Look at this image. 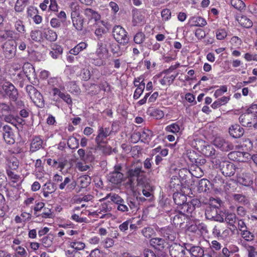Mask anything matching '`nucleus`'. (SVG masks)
I'll use <instances>...</instances> for the list:
<instances>
[{
	"label": "nucleus",
	"mask_w": 257,
	"mask_h": 257,
	"mask_svg": "<svg viewBox=\"0 0 257 257\" xmlns=\"http://www.w3.org/2000/svg\"><path fill=\"white\" fill-rule=\"evenodd\" d=\"M213 164L216 168H219L225 176L231 177L236 171L235 165L230 162L225 161L223 158H217L212 161Z\"/></svg>",
	"instance_id": "obj_1"
},
{
	"label": "nucleus",
	"mask_w": 257,
	"mask_h": 257,
	"mask_svg": "<svg viewBox=\"0 0 257 257\" xmlns=\"http://www.w3.org/2000/svg\"><path fill=\"white\" fill-rule=\"evenodd\" d=\"M111 207L109 202L101 203L99 205L97 210L93 211H88V216L92 217L104 218L108 215V213L111 211Z\"/></svg>",
	"instance_id": "obj_2"
},
{
	"label": "nucleus",
	"mask_w": 257,
	"mask_h": 257,
	"mask_svg": "<svg viewBox=\"0 0 257 257\" xmlns=\"http://www.w3.org/2000/svg\"><path fill=\"white\" fill-rule=\"evenodd\" d=\"M3 53L6 59H12L15 56L17 52V44L11 40L6 42L2 46Z\"/></svg>",
	"instance_id": "obj_3"
},
{
	"label": "nucleus",
	"mask_w": 257,
	"mask_h": 257,
	"mask_svg": "<svg viewBox=\"0 0 257 257\" xmlns=\"http://www.w3.org/2000/svg\"><path fill=\"white\" fill-rule=\"evenodd\" d=\"M113 35L114 39L119 43L125 44L128 42V38L127 32L120 26H115L113 28Z\"/></svg>",
	"instance_id": "obj_4"
},
{
	"label": "nucleus",
	"mask_w": 257,
	"mask_h": 257,
	"mask_svg": "<svg viewBox=\"0 0 257 257\" xmlns=\"http://www.w3.org/2000/svg\"><path fill=\"white\" fill-rule=\"evenodd\" d=\"M108 136L104 133L103 127H99L98 130V135L95 138V142L97 144L96 148L97 149L102 151L105 154L108 153L111 149L109 147L102 145V144L104 143V140Z\"/></svg>",
	"instance_id": "obj_5"
},
{
	"label": "nucleus",
	"mask_w": 257,
	"mask_h": 257,
	"mask_svg": "<svg viewBox=\"0 0 257 257\" xmlns=\"http://www.w3.org/2000/svg\"><path fill=\"white\" fill-rule=\"evenodd\" d=\"M239 119L241 124L246 127H253L254 123H257V118L252 116V114L247 112L240 115Z\"/></svg>",
	"instance_id": "obj_6"
},
{
	"label": "nucleus",
	"mask_w": 257,
	"mask_h": 257,
	"mask_svg": "<svg viewBox=\"0 0 257 257\" xmlns=\"http://www.w3.org/2000/svg\"><path fill=\"white\" fill-rule=\"evenodd\" d=\"M3 89L12 100L14 101L17 100L18 93L14 85L9 82H6L3 85Z\"/></svg>",
	"instance_id": "obj_7"
},
{
	"label": "nucleus",
	"mask_w": 257,
	"mask_h": 257,
	"mask_svg": "<svg viewBox=\"0 0 257 257\" xmlns=\"http://www.w3.org/2000/svg\"><path fill=\"white\" fill-rule=\"evenodd\" d=\"M120 169V166H116L115 167V170L108 174V180L109 182L115 184H118L121 183L123 175L119 171Z\"/></svg>",
	"instance_id": "obj_8"
},
{
	"label": "nucleus",
	"mask_w": 257,
	"mask_h": 257,
	"mask_svg": "<svg viewBox=\"0 0 257 257\" xmlns=\"http://www.w3.org/2000/svg\"><path fill=\"white\" fill-rule=\"evenodd\" d=\"M26 89L30 99L34 103H36L37 100L40 101L42 99L41 93L32 85L27 86Z\"/></svg>",
	"instance_id": "obj_9"
},
{
	"label": "nucleus",
	"mask_w": 257,
	"mask_h": 257,
	"mask_svg": "<svg viewBox=\"0 0 257 257\" xmlns=\"http://www.w3.org/2000/svg\"><path fill=\"white\" fill-rule=\"evenodd\" d=\"M214 145L223 151H228L233 149L231 144L220 138H216L214 140Z\"/></svg>",
	"instance_id": "obj_10"
},
{
	"label": "nucleus",
	"mask_w": 257,
	"mask_h": 257,
	"mask_svg": "<svg viewBox=\"0 0 257 257\" xmlns=\"http://www.w3.org/2000/svg\"><path fill=\"white\" fill-rule=\"evenodd\" d=\"M217 209L212 207L207 209L205 211V215L208 219H214L220 222H223L224 217L222 216L217 215Z\"/></svg>",
	"instance_id": "obj_11"
},
{
	"label": "nucleus",
	"mask_w": 257,
	"mask_h": 257,
	"mask_svg": "<svg viewBox=\"0 0 257 257\" xmlns=\"http://www.w3.org/2000/svg\"><path fill=\"white\" fill-rule=\"evenodd\" d=\"M169 251L172 257H180L182 254H185L183 247L177 243H173L170 246Z\"/></svg>",
	"instance_id": "obj_12"
},
{
	"label": "nucleus",
	"mask_w": 257,
	"mask_h": 257,
	"mask_svg": "<svg viewBox=\"0 0 257 257\" xmlns=\"http://www.w3.org/2000/svg\"><path fill=\"white\" fill-rule=\"evenodd\" d=\"M176 209L178 212L185 215L187 217L191 215L194 211V207L190 205L189 202H186L181 206H177Z\"/></svg>",
	"instance_id": "obj_13"
},
{
	"label": "nucleus",
	"mask_w": 257,
	"mask_h": 257,
	"mask_svg": "<svg viewBox=\"0 0 257 257\" xmlns=\"http://www.w3.org/2000/svg\"><path fill=\"white\" fill-rule=\"evenodd\" d=\"M23 71L26 77L29 80L36 78L35 70L32 64L29 63H25L23 67Z\"/></svg>",
	"instance_id": "obj_14"
},
{
	"label": "nucleus",
	"mask_w": 257,
	"mask_h": 257,
	"mask_svg": "<svg viewBox=\"0 0 257 257\" xmlns=\"http://www.w3.org/2000/svg\"><path fill=\"white\" fill-rule=\"evenodd\" d=\"M238 182L245 186H250L253 184V176L249 173L242 174L237 177Z\"/></svg>",
	"instance_id": "obj_15"
},
{
	"label": "nucleus",
	"mask_w": 257,
	"mask_h": 257,
	"mask_svg": "<svg viewBox=\"0 0 257 257\" xmlns=\"http://www.w3.org/2000/svg\"><path fill=\"white\" fill-rule=\"evenodd\" d=\"M145 22V16L142 11L136 10L133 11V24L134 26H137L144 23Z\"/></svg>",
	"instance_id": "obj_16"
},
{
	"label": "nucleus",
	"mask_w": 257,
	"mask_h": 257,
	"mask_svg": "<svg viewBox=\"0 0 257 257\" xmlns=\"http://www.w3.org/2000/svg\"><path fill=\"white\" fill-rule=\"evenodd\" d=\"M230 135L234 138H239L243 136L244 130L239 124L232 125L229 128Z\"/></svg>",
	"instance_id": "obj_17"
},
{
	"label": "nucleus",
	"mask_w": 257,
	"mask_h": 257,
	"mask_svg": "<svg viewBox=\"0 0 257 257\" xmlns=\"http://www.w3.org/2000/svg\"><path fill=\"white\" fill-rule=\"evenodd\" d=\"M59 82V79L56 78H52L49 80V84L53 86L54 88L52 89L53 96L54 97V99L56 98V100L60 98V96L62 95L60 89L56 88V86H59L57 83Z\"/></svg>",
	"instance_id": "obj_18"
},
{
	"label": "nucleus",
	"mask_w": 257,
	"mask_h": 257,
	"mask_svg": "<svg viewBox=\"0 0 257 257\" xmlns=\"http://www.w3.org/2000/svg\"><path fill=\"white\" fill-rule=\"evenodd\" d=\"M144 173V171L142 170V167H137L135 168H132L128 170L127 175L128 178L131 182V184L133 183V180L134 178H139L142 174Z\"/></svg>",
	"instance_id": "obj_19"
},
{
	"label": "nucleus",
	"mask_w": 257,
	"mask_h": 257,
	"mask_svg": "<svg viewBox=\"0 0 257 257\" xmlns=\"http://www.w3.org/2000/svg\"><path fill=\"white\" fill-rule=\"evenodd\" d=\"M150 243L155 248L160 250H162L166 245L165 240L159 237L152 238L150 241Z\"/></svg>",
	"instance_id": "obj_20"
},
{
	"label": "nucleus",
	"mask_w": 257,
	"mask_h": 257,
	"mask_svg": "<svg viewBox=\"0 0 257 257\" xmlns=\"http://www.w3.org/2000/svg\"><path fill=\"white\" fill-rule=\"evenodd\" d=\"M57 35L55 32L50 29L43 30V39H46L49 41L53 42L56 40Z\"/></svg>",
	"instance_id": "obj_21"
},
{
	"label": "nucleus",
	"mask_w": 257,
	"mask_h": 257,
	"mask_svg": "<svg viewBox=\"0 0 257 257\" xmlns=\"http://www.w3.org/2000/svg\"><path fill=\"white\" fill-rule=\"evenodd\" d=\"M73 27L77 31H81L83 27L84 19L81 15L71 17Z\"/></svg>",
	"instance_id": "obj_22"
},
{
	"label": "nucleus",
	"mask_w": 257,
	"mask_h": 257,
	"mask_svg": "<svg viewBox=\"0 0 257 257\" xmlns=\"http://www.w3.org/2000/svg\"><path fill=\"white\" fill-rule=\"evenodd\" d=\"M42 144L43 140L40 137H34L31 142L30 151L32 152L37 151L42 147Z\"/></svg>",
	"instance_id": "obj_23"
},
{
	"label": "nucleus",
	"mask_w": 257,
	"mask_h": 257,
	"mask_svg": "<svg viewBox=\"0 0 257 257\" xmlns=\"http://www.w3.org/2000/svg\"><path fill=\"white\" fill-rule=\"evenodd\" d=\"M107 52L108 50L106 48V45L101 42H98L95 52L96 56L98 58H104V57L107 55Z\"/></svg>",
	"instance_id": "obj_24"
},
{
	"label": "nucleus",
	"mask_w": 257,
	"mask_h": 257,
	"mask_svg": "<svg viewBox=\"0 0 257 257\" xmlns=\"http://www.w3.org/2000/svg\"><path fill=\"white\" fill-rule=\"evenodd\" d=\"M11 21L14 23L15 29L18 33L24 34L26 32L25 27L22 20L14 17Z\"/></svg>",
	"instance_id": "obj_25"
},
{
	"label": "nucleus",
	"mask_w": 257,
	"mask_h": 257,
	"mask_svg": "<svg viewBox=\"0 0 257 257\" xmlns=\"http://www.w3.org/2000/svg\"><path fill=\"white\" fill-rule=\"evenodd\" d=\"M71 182V179L69 177L65 178L63 182L59 186V188L61 190H63L66 188L68 191L74 189L76 184L74 182Z\"/></svg>",
	"instance_id": "obj_26"
},
{
	"label": "nucleus",
	"mask_w": 257,
	"mask_h": 257,
	"mask_svg": "<svg viewBox=\"0 0 257 257\" xmlns=\"http://www.w3.org/2000/svg\"><path fill=\"white\" fill-rule=\"evenodd\" d=\"M84 14L89 20H94L96 21L99 20L100 18V15L97 12L91 9H85L84 12Z\"/></svg>",
	"instance_id": "obj_27"
},
{
	"label": "nucleus",
	"mask_w": 257,
	"mask_h": 257,
	"mask_svg": "<svg viewBox=\"0 0 257 257\" xmlns=\"http://www.w3.org/2000/svg\"><path fill=\"white\" fill-rule=\"evenodd\" d=\"M237 20L239 24L245 28L249 29L253 26L252 21L245 16L238 17Z\"/></svg>",
	"instance_id": "obj_28"
},
{
	"label": "nucleus",
	"mask_w": 257,
	"mask_h": 257,
	"mask_svg": "<svg viewBox=\"0 0 257 257\" xmlns=\"http://www.w3.org/2000/svg\"><path fill=\"white\" fill-rule=\"evenodd\" d=\"M186 249L189 251L192 255L195 257H202L204 254V251L199 246H192L190 247L188 245L186 247Z\"/></svg>",
	"instance_id": "obj_29"
},
{
	"label": "nucleus",
	"mask_w": 257,
	"mask_h": 257,
	"mask_svg": "<svg viewBox=\"0 0 257 257\" xmlns=\"http://www.w3.org/2000/svg\"><path fill=\"white\" fill-rule=\"evenodd\" d=\"M191 25L197 27H203L207 24L206 20L200 17H193L190 20Z\"/></svg>",
	"instance_id": "obj_30"
},
{
	"label": "nucleus",
	"mask_w": 257,
	"mask_h": 257,
	"mask_svg": "<svg viewBox=\"0 0 257 257\" xmlns=\"http://www.w3.org/2000/svg\"><path fill=\"white\" fill-rule=\"evenodd\" d=\"M173 199L174 202L177 206H181L186 203L187 198L185 195L179 192H176L173 194Z\"/></svg>",
	"instance_id": "obj_31"
},
{
	"label": "nucleus",
	"mask_w": 257,
	"mask_h": 257,
	"mask_svg": "<svg viewBox=\"0 0 257 257\" xmlns=\"http://www.w3.org/2000/svg\"><path fill=\"white\" fill-rule=\"evenodd\" d=\"M180 126L177 122L172 123L165 127V131L167 132L171 133L176 135L180 133Z\"/></svg>",
	"instance_id": "obj_32"
},
{
	"label": "nucleus",
	"mask_w": 257,
	"mask_h": 257,
	"mask_svg": "<svg viewBox=\"0 0 257 257\" xmlns=\"http://www.w3.org/2000/svg\"><path fill=\"white\" fill-rule=\"evenodd\" d=\"M210 185V182L205 179H201L198 185V190L201 192H207L209 190V186Z\"/></svg>",
	"instance_id": "obj_33"
},
{
	"label": "nucleus",
	"mask_w": 257,
	"mask_h": 257,
	"mask_svg": "<svg viewBox=\"0 0 257 257\" xmlns=\"http://www.w3.org/2000/svg\"><path fill=\"white\" fill-rule=\"evenodd\" d=\"M187 217L185 215L181 214L178 212V214L175 215L173 219V223L175 225H181L185 222V220L187 219Z\"/></svg>",
	"instance_id": "obj_34"
},
{
	"label": "nucleus",
	"mask_w": 257,
	"mask_h": 257,
	"mask_svg": "<svg viewBox=\"0 0 257 257\" xmlns=\"http://www.w3.org/2000/svg\"><path fill=\"white\" fill-rule=\"evenodd\" d=\"M69 245L76 251L83 250L85 247V244L83 242L76 240L71 241Z\"/></svg>",
	"instance_id": "obj_35"
},
{
	"label": "nucleus",
	"mask_w": 257,
	"mask_h": 257,
	"mask_svg": "<svg viewBox=\"0 0 257 257\" xmlns=\"http://www.w3.org/2000/svg\"><path fill=\"white\" fill-rule=\"evenodd\" d=\"M7 165L12 170H16L19 165V163L17 158L14 157H10L7 161Z\"/></svg>",
	"instance_id": "obj_36"
},
{
	"label": "nucleus",
	"mask_w": 257,
	"mask_h": 257,
	"mask_svg": "<svg viewBox=\"0 0 257 257\" xmlns=\"http://www.w3.org/2000/svg\"><path fill=\"white\" fill-rule=\"evenodd\" d=\"M13 249L15 251V257H27L28 253L26 250L22 246H12Z\"/></svg>",
	"instance_id": "obj_37"
},
{
	"label": "nucleus",
	"mask_w": 257,
	"mask_h": 257,
	"mask_svg": "<svg viewBox=\"0 0 257 257\" xmlns=\"http://www.w3.org/2000/svg\"><path fill=\"white\" fill-rule=\"evenodd\" d=\"M30 36L33 41L39 42L43 39V30H36L32 31Z\"/></svg>",
	"instance_id": "obj_38"
},
{
	"label": "nucleus",
	"mask_w": 257,
	"mask_h": 257,
	"mask_svg": "<svg viewBox=\"0 0 257 257\" xmlns=\"http://www.w3.org/2000/svg\"><path fill=\"white\" fill-rule=\"evenodd\" d=\"M101 26H98L95 30V34L98 38L101 37L102 35L106 33L107 29L105 26L106 23L104 21L101 22Z\"/></svg>",
	"instance_id": "obj_39"
},
{
	"label": "nucleus",
	"mask_w": 257,
	"mask_h": 257,
	"mask_svg": "<svg viewBox=\"0 0 257 257\" xmlns=\"http://www.w3.org/2000/svg\"><path fill=\"white\" fill-rule=\"evenodd\" d=\"M137 181V185L138 186L141 187L142 188H148V186H150V184L149 183L147 178L144 175V173L142 174L139 178H138Z\"/></svg>",
	"instance_id": "obj_40"
},
{
	"label": "nucleus",
	"mask_w": 257,
	"mask_h": 257,
	"mask_svg": "<svg viewBox=\"0 0 257 257\" xmlns=\"http://www.w3.org/2000/svg\"><path fill=\"white\" fill-rule=\"evenodd\" d=\"M63 49L60 46H54L52 50L50 51V55L54 59H57L62 53Z\"/></svg>",
	"instance_id": "obj_41"
},
{
	"label": "nucleus",
	"mask_w": 257,
	"mask_h": 257,
	"mask_svg": "<svg viewBox=\"0 0 257 257\" xmlns=\"http://www.w3.org/2000/svg\"><path fill=\"white\" fill-rule=\"evenodd\" d=\"M91 182V178L88 175H83L78 179V183L81 187L85 188L89 185Z\"/></svg>",
	"instance_id": "obj_42"
},
{
	"label": "nucleus",
	"mask_w": 257,
	"mask_h": 257,
	"mask_svg": "<svg viewBox=\"0 0 257 257\" xmlns=\"http://www.w3.org/2000/svg\"><path fill=\"white\" fill-rule=\"evenodd\" d=\"M28 0H17L15 6V10L16 12H22L26 6L27 5Z\"/></svg>",
	"instance_id": "obj_43"
},
{
	"label": "nucleus",
	"mask_w": 257,
	"mask_h": 257,
	"mask_svg": "<svg viewBox=\"0 0 257 257\" xmlns=\"http://www.w3.org/2000/svg\"><path fill=\"white\" fill-rule=\"evenodd\" d=\"M152 136V132L149 130H144L141 134H138V133L136 134H133L132 136V139H133L135 137H139L140 136L141 138L147 140L150 139L151 137Z\"/></svg>",
	"instance_id": "obj_44"
},
{
	"label": "nucleus",
	"mask_w": 257,
	"mask_h": 257,
	"mask_svg": "<svg viewBox=\"0 0 257 257\" xmlns=\"http://www.w3.org/2000/svg\"><path fill=\"white\" fill-rule=\"evenodd\" d=\"M176 77V75L173 74L166 75L160 80V83L162 85H170L173 82Z\"/></svg>",
	"instance_id": "obj_45"
},
{
	"label": "nucleus",
	"mask_w": 257,
	"mask_h": 257,
	"mask_svg": "<svg viewBox=\"0 0 257 257\" xmlns=\"http://www.w3.org/2000/svg\"><path fill=\"white\" fill-rule=\"evenodd\" d=\"M70 9L71 10V18L80 15V7L77 3H72L70 5Z\"/></svg>",
	"instance_id": "obj_46"
},
{
	"label": "nucleus",
	"mask_w": 257,
	"mask_h": 257,
	"mask_svg": "<svg viewBox=\"0 0 257 257\" xmlns=\"http://www.w3.org/2000/svg\"><path fill=\"white\" fill-rule=\"evenodd\" d=\"M68 89V91L73 94H78L80 91L79 87L75 81H71L69 83Z\"/></svg>",
	"instance_id": "obj_47"
},
{
	"label": "nucleus",
	"mask_w": 257,
	"mask_h": 257,
	"mask_svg": "<svg viewBox=\"0 0 257 257\" xmlns=\"http://www.w3.org/2000/svg\"><path fill=\"white\" fill-rule=\"evenodd\" d=\"M242 238L244 239L245 241H251L254 239L253 234L251 233L250 231L246 229L245 230H242L240 233Z\"/></svg>",
	"instance_id": "obj_48"
},
{
	"label": "nucleus",
	"mask_w": 257,
	"mask_h": 257,
	"mask_svg": "<svg viewBox=\"0 0 257 257\" xmlns=\"http://www.w3.org/2000/svg\"><path fill=\"white\" fill-rule=\"evenodd\" d=\"M230 4L235 9L241 11L244 9L245 5L241 0H231Z\"/></svg>",
	"instance_id": "obj_49"
},
{
	"label": "nucleus",
	"mask_w": 257,
	"mask_h": 257,
	"mask_svg": "<svg viewBox=\"0 0 257 257\" xmlns=\"http://www.w3.org/2000/svg\"><path fill=\"white\" fill-rule=\"evenodd\" d=\"M236 215L234 213H227L225 215V220L230 226H233L236 221Z\"/></svg>",
	"instance_id": "obj_50"
},
{
	"label": "nucleus",
	"mask_w": 257,
	"mask_h": 257,
	"mask_svg": "<svg viewBox=\"0 0 257 257\" xmlns=\"http://www.w3.org/2000/svg\"><path fill=\"white\" fill-rule=\"evenodd\" d=\"M233 199L234 200L243 204L248 203V199L244 195L240 194H235L233 195Z\"/></svg>",
	"instance_id": "obj_51"
},
{
	"label": "nucleus",
	"mask_w": 257,
	"mask_h": 257,
	"mask_svg": "<svg viewBox=\"0 0 257 257\" xmlns=\"http://www.w3.org/2000/svg\"><path fill=\"white\" fill-rule=\"evenodd\" d=\"M137 88L136 89L133 97L135 99H138L143 93L145 87V83L139 84V86H136Z\"/></svg>",
	"instance_id": "obj_52"
},
{
	"label": "nucleus",
	"mask_w": 257,
	"mask_h": 257,
	"mask_svg": "<svg viewBox=\"0 0 257 257\" xmlns=\"http://www.w3.org/2000/svg\"><path fill=\"white\" fill-rule=\"evenodd\" d=\"M10 112V106L4 103H0V117L3 118V116Z\"/></svg>",
	"instance_id": "obj_53"
},
{
	"label": "nucleus",
	"mask_w": 257,
	"mask_h": 257,
	"mask_svg": "<svg viewBox=\"0 0 257 257\" xmlns=\"http://www.w3.org/2000/svg\"><path fill=\"white\" fill-rule=\"evenodd\" d=\"M43 191H46L47 192L53 193L56 190V188L53 183L50 182L46 183L42 187Z\"/></svg>",
	"instance_id": "obj_54"
},
{
	"label": "nucleus",
	"mask_w": 257,
	"mask_h": 257,
	"mask_svg": "<svg viewBox=\"0 0 257 257\" xmlns=\"http://www.w3.org/2000/svg\"><path fill=\"white\" fill-rule=\"evenodd\" d=\"M67 144L71 149L77 148L79 146V141L75 137H70L68 140Z\"/></svg>",
	"instance_id": "obj_55"
},
{
	"label": "nucleus",
	"mask_w": 257,
	"mask_h": 257,
	"mask_svg": "<svg viewBox=\"0 0 257 257\" xmlns=\"http://www.w3.org/2000/svg\"><path fill=\"white\" fill-rule=\"evenodd\" d=\"M142 233L145 237L149 238L155 233V231L153 228L147 227L142 230Z\"/></svg>",
	"instance_id": "obj_56"
},
{
	"label": "nucleus",
	"mask_w": 257,
	"mask_h": 257,
	"mask_svg": "<svg viewBox=\"0 0 257 257\" xmlns=\"http://www.w3.org/2000/svg\"><path fill=\"white\" fill-rule=\"evenodd\" d=\"M111 51L116 56H119L122 55V52L120 49L119 45L116 44H112L111 45Z\"/></svg>",
	"instance_id": "obj_57"
},
{
	"label": "nucleus",
	"mask_w": 257,
	"mask_h": 257,
	"mask_svg": "<svg viewBox=\"0 0 257 257\" xmlns=\"http://www.w3.org/2000/svg\"><path fill=\"white\" fill-rule=\"evenodd\" d=\"M3 138L7 144H13L15 143L14 136L13 132L9 134L3 133Z\"/></svg>",
	"instance_id": "obj_58"
},
{
	"label": "nucleus",
	"mask_w": 257,
	"mask_h": 257,
	"mask_svg": "<svg viewBox=\"0 0 257 257\" xmlns=\"http://www.w3.org/2000/svg\"><path fill=\"white\" fill-rule=\"evenodd\" d=\"M53 243V238L49 235L46 236L42 239V245L45 247H50Z\"/></svg>",
	"instance_id": "obj_59"
},
{
	"label": "nucleus",
	"mask_w": 257,
	"mask_h": 257,
	"mask_svg": "<svg viewBox=\"0 0 257 257\" xmlns=\"http://www.w3.org/2000/svg\"><path fill=\"white\" fill-rule=\"evenodd\" d=\"M243 58L247 62H257V54L255 53H246L244 54Z\"/></svg>",
	"instance_id": "obj_60"
},
{
	"label": "nucleus",
	"mask_w": 257,
	"mask_h": 257,
	"mask_svg": "<svg viewBox=\"0 0 257 257\" xmlns=\"http://www.w3.org/2000/svg\"><path fill=\"white\" fill-rule=\"evenodd\" d=\"M143 194L146 197L150 198V199L153 197L152 192L153 190V187L150 185L148 187L142 188Z\"/></svg>",
	"instance_id": "obj_61"
},
{
	"label": "nucleus",
	"mask_w": 257,
	"mask_h": 257,
	"mask_svg": "<svg viewBox=\"0 0 257 257\" xmlns=\"http://www.w3.org/2000/svg\"><path fill=\"white\" fill-rule=\"evenodd\" d=\"M164 236L166 239L169 241H173L176 237V234L174 231L170 229H168L164 235Z\"/></svg>",
	"instance_id": "obj_62"
},
{
	"label": "nucleus",
	"mask_w": 257,
	"mask_h": 257,
	"mask_svg": "<svg viewBox=\"0 0 257 257\" xmlns=\"http://www.w3.org/2000/svg\"><path fill=\"white\" fill-rule=\"evenodd\" d=\"M151 115L156 119H161L164 116V112L158 109H154L151 113Z\"/></svg>",
	"instance_id": "obj_63"
},
{
	"label": "nucleus",
	"mask_w": 257,
	"mask_h": 257,
	"mask_svg": "<svg viewBox=\"0 0 257 257\" xmlns=\"http://www.w3.org/2000/svg\"><path fill=\"white\" fill-rule=\"evenodd\" d=\"M247 113L252 114V116L257 118V104H252L247 110Z\"/></svg>",
	"instance_id": "obj_64"
}]
</instances>
